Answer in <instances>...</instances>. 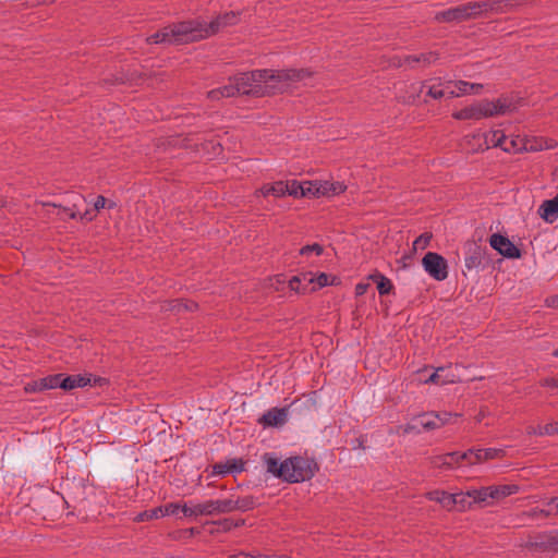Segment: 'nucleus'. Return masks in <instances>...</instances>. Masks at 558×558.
I'll list each match as a JSON object with an SVG mask.
<instances>
[{
  "instance_id": "1",
  "label": "nucleus",
  "mask_w": 558,
  "mask_h": 558,
  "mask_svg": "<svg viewBox=\"0 0 558 558\" xmlns=\"http://www.w3.org/2000/svg\"><path fill=\"white\" fill-rule=\"evenodd\" d=\"M312 75L307 69L253 70L233 75L239 95L265 97L281 94L290 82H300Z\"/></svg>"
},
{
  "instance_id": "2",
  "label": "nucleus",
  "mask_w": 558,
  "mask_h": 558,
  "mask_svg": "<svg viewBox=\"0 0 558 558\" xmlns=\"http://www.w3.org/2000/svg\"><path fill=\"white\" fill-rule=\"evenodd\" d=\"M225 27L219 15L210 23H206L199 19L186 20L162 27L148 36L146 41L149 45H185L211 37Z\"/></svg>"
},
{
  "instance_id": "3",
  "label": "nucleus",
  "mask_w": 558,
  "mask_h": 558,
  "mask_svg": "<svg viewBox=\"0 0 558 558\" xmlns=\"http://www.w3.org/2000/svg\"><path fill=\"white\" fill-rule=\"evenodd\" d=\"M287 464L288 474L286 477V483L290 484L310 481L319 470L318 464L314 459L301 456L288 458Z\"/></svg>"
},
{
  "instance_id": "4",
  "label": "nucleus",
  "mask_w": 558,
  "mask_h": 558,
  "mask_svg": "<svg viewBox=\"0 0 558 558\" xmlns=\"http://www.w3.org/2000/svg\"><path fill=\"white\" fill-rule=\"evenodd\" d=\"M438 23H462L470 20L476 19V12L474 11L473 3L466 2L453 8H449L444 11H439L434 16Z\"/></svg>"
},
{
  "instance_id": "5",
  "label": "nucleus",
  "mask_w": 558,
  "mask_h": 558,
  "mask_svg": "<svg viewBox=\"0 0 558 558\" xmlns=\"http://www.w3.org/2000/svg\"><path fill=\"white\" fill-rule=\"evenodd\" d=\"M422 266L428 276L437 281L448 278L447 259L436 252H427L422 258Z\"/></svg>"
},
{
  "instance_id": "6",
  "label": "nucleus",
  "mask_w": 558,
  "mask_h": 558,
  "mask_svg": "<svg viewBox=\"0 0 558 558\" xmlns=\"http://www.w3.org/2000/svg\"><path fill=\"white\" fill-rule=\"evenodd\" d=\"M476 19L486 16L487 13L502 14L509 12L518 3L515 0H484L472 1Z\"/></svg>"
},
{
  "instance_id": "7",
  "label": "nucleus",
  "mask_w": 558,
  "mask_h": 558,
  "mask_svg": "<svg viewBox=\"0 0 558 558\" xmlns=\"http://www.w3.org/2000/svg\"><path fill=\"white\" fill-rule=\"evenodd\" d=\"M490 246L497 251L501 256L509 259H519L522 256V251L514 245L506 235L494 233L489 238Z\"/></svg>"
},
{
  "instance_id": "8",
  "label": "nucleus",
  "mask_w": 558,
  "mask_h": 558,
  "mask_svg": "<svg viewBox=\"0 0 558 558\" xmlns=\"http://www.w3.org/2000/svg\"><path fill=\"white\" fill-rule=\"evenodd\" d=\"M465 248V267L469 270L483 267L484 268V260L487 256V247L481 245L476 241H468L464 245Z\"/></svg>"
},
{
  "instance_id": "9",
  "label": "nucleus",
  "mask_w": 558,
  "mask_h": 558,
  "mask_svg": "<svg viewBox=\"0 0 558 558\" xmlns=\"http://www.w3.org/2000/svg\"><path fill=\"white\" fill-rule=\"evenodd\" d=\"M488 99H482L470 106L452 113L456 120H481L492 117V111L487 108Z\"/></svg>"
},
{
  "instance_id": "10",
  "label": "nucleus",
  "mask_w": 558,
  "mask_h": 558,
  "mask_svg": "<svg viewBox=\"0 0 558 558\" xmlns=\"http://www.w3.org/2000/svg\"><path fill=\"white\" fill-rule=\"evenodd\" d=\"M262 461L266 466L267 473L271 474L278 480H281L282 482H286V477L288 474L287 459L280 461V459L277 458L275 452H265L262 456Z\"/></svg>"
},
{
  "instance_id": "11",
  "label": "nucleus",
  "mask_w": 558,
  "mask_h": 558,
  "mask_svg": "<svg viewBox=\"0 0 558 558\" xmlns=\"http://www.w3.org/2000/svg\"><path fill=\"white\" fill-rule=\"evenodd\" d=\"M58 376L59 388L65 391L92 385V374L65 375L63 373H59Z\"/></svg>"
},
{
  "instance_id": "12",
  "label": "nucleus",
  "mask_w": 558,
  "mask_h": 558,
  "mask_svg": "<svg viewBox=\"0 0 558 558\" xmlns=\"http://www.w3.org/2000/svg\"><path fill=\"white\" fill-rule=\"evenodd\" d=\"M526 548L534 551H554L558 553V531L545 534L535 542H529Z\"/></svg>"
},
{
  "instance_id": "13",
  "label": "nucleus",
  "mask_w": 558,
  "mask_h": 558,
  "mask_svg": "<svg viewBox=\"0 0 558 558\" xmlns=\"http://www.w3.org/2000/svg\"><path fill=\"white\" fill-rule=\"evenodd\" d=\"M288 408H271L258 420L264 427H277L286 423L288 417Z\"/></svg>"
},
{
  "instance_id": "14",
  "label": "nucleus",
  "mask_w": 558,
  "mask_h": 558,
  "mask_svg": "<svg viewBox=\"0 0 558 558\" xmlns=\"http://www.w3.org/2000/svg\"><path fill=\"white\" fill-rule=\"evenodd\" d=\"M59 376L58 374L48 375L44 378L27 383L24 387L25 392L34 393L40 392L48 389L59 388Z\"/></svg>"
},
{
  "instance_id": "15",
  "label": "nucleus",
  "mask_w": 558,
  "mask_h": 558,
  "mask_svg": "<svg viewBox=\"0 0 558 558\" xmlns=\"http://www.w3.org/2000/svg\"><path fill=\"white\" fill-rule=\"evenodd\" d=\"M537 213L545 222L554 223L558 218V193L554 198L544 201Z\"/></svg>"
},
{
  "instance_id": "16",
  "label": "nucleus",
  "mask_w": 558,
  "mask_h": 558,
  "mask_svg": "<svg viewBox=\"0 0 558 558\" xmlns=\"http://www.w3.org/2000/svg\"><path fill=\"white\" fill-rule=\"evenodd\" d=\"M450 416L449 413H444V416H440V414L436 413H423L418 415L420 417V425L423 427V430H434L437 428H440L445 425V423L448 421V417Z\"/></svg>"
},
{
  "instance_id": "17",
  "label": "nucleus",
  "mask_w": 558,
  "mask_h": 558,
  "mask_svg": "<svg viewBox=\"0 0 558 558\" xmlns=\"http://www.w3.org/2000/svg\"><path fill=\"white\" fill-rule=\"evenodd\" d=\"M457 381V376L452 374L451 366H441L434 371L425 383L446 385Z\"/></svg>"
},
{
  "instance_id": "18",
  "label": "nucleus",
  "mask_w": 558,
  "mask_h": 558,
  "mask_svg": "<svg viewBox=\"0 0 558 558\" xmlns=\"http://www.w3.org/2000/svg\"><path fill=\"white\" fill-rule=\"evenodd\" d=\"M239 87L235 86V82L233 81V76L229 77V83L211 89L208 92L207 97L211 100H219L223 97H234L239 95Z\"/></svg>"
},
{
  "instance_id": "19",
  "label": "nucleus",
  "mask_w": 558,
  "mask_h": 558,
  "mask_svg": "<svg viewBox=\"0 0 558 558\" xmlns=\"http://www.w3.org/2000/svg\"><path fill=\"white\" fill-rule=\"evenodd\" d=\"M207 515H218L232 512V498L206 500Z\"/></svg>"
},
{
  "instance_id": "20",
  "label": "nucleus",
  "mask_w": 558,
  "mask_h": 558,
  "mask_svg": "<svg viewBox=\"0 0 558 558\" xmlns=\"http://www.w3.org/2000/svg\"><path fill=\"white\" fill-rule=\"evenodd\" d=\"M425 497L428 500L436 501V502L440 504L441 507L448 511L453 510V504H452V500H454L453 494H450L448 492L440 490V489H435V490L427 492L425 494Z\"/></svg>"
},
{
  "instance_id": "21",
  "label": "nucleus",
  "mask_w": 558,
  "mask_h": 558,
  "mask_svg": "<svg viewBox=\"0 0 558 558\" xmlns=\"http://www.w3.org/2000/svg\"><path fill=\"white\" fill-rule=\"evenodd\" d=\"M368 279L376 283L379 295H388L395 290L391 280L377 270L371 274Z\"/></svg>"
},
{
  "instance_id": "22",
  "label": "nucleus",
  "mask_w": 558,
  "mask_h": 558,
  "mask_svg": "<svg viewBox=\"0 0 558 558\" xmlns=\"http://www.w3.org/2000/svg\"><path fill=\"white\" fill-rule=\"evenodd\" d=\"M487 108L492 111V117H494L512 111L514 109V106L508 97L501 96L495 101L488 100Z\"/></svg>"
},
{
  "instance_id": "23",
  "label": "nucleus",
  "mask_w": 558,
  "mask_h": 558,
  "mask_svg": "<svg viewBox=\"0 0 558 558\" xmlns=\"http://www.w3.org/2000/svg\"><path fill=\"white\" fill-rule=\"evenodd\" d=\"M524 140L525 137H521L520 135L513 136L510 140L507 138V144L504 145L502 150L506 153L519 154L535 149L534 146L526 147V142H524Z\"/></svg>"
},
{
  "instance_id": "24",
  "label": "nucleus",
  "mask_w": 558,
  "mask_h": 558,
  "mask_svg": "<svg viewBox=\"0 0 558 558\" xmlns=\"http://www.w3.org/2000/svg\"><path fill=\"white\" fill-rule=\"evenodd\" d=\"M520 487L517 484H504L498 486H490V495L492 499H502L505 497L514 495L519 493Z\"/></svg>"
},
{
  "instance_id": "25",
  "label": "nucleus",
  "mask_w": 558,
  "mask_h": 558,
  "mask_svg": "<svg viewBox=\"0 0 558 558\" xmlns=\"http://www.w3.org/2000/svg\"><path fill=\"white\" fill-rule=\"evenodd\" d=\"M232 512L235 510L246 512L255 509L259 504L257 501V498H255L252 495H248L244 497H238L236 499H232Z\"/></svg>"
},
{
  "instance_id": "26",
  "label": "nucleus",
  "mask_w": 558,
  "mask_h": 558,
  "mask_svg": "<svg viewBox=\"0 0 558 558\" xmlns=\"http://www.w3.org/2000/svg\"><path fill=\"white\" fill-rule=\"evenodd\" d=\"M438 60V53L436 51L423 52L420 54L407 56L404 57V63L412 65L414 63H422L424 65H428Z\"/></svg>"
},
{
  "instance_id": "27",
  "label": "nucleus",
  "mask_w": 558,
  "mask_h": 558,
  "mask_svg": "<svg viewBox=\"0 0 558 558\" xmlns=\"http://www.w3.org/2000/svg\"><path fill=\"white\" fill-rule=\"evenodd\" d=\"M287 191L289 190L286 182L283 181H277L272 184H265L260 189V192L264 196L272 195L276 197L284 196L287 194Z\"/></svg>"
},
{
  "instance_id": "28",
  "label": "nucleus",
  "mask_w": 558,
  "mask_h": 558,
  "mask_svg": "<svg viewBox=\"0 0 558 558\" xmlns=\"http://www.w3.org/2000/svg\"><path fill=\"white\" fill-rule=\"evenodd\" d=\"M471 496L470 492L453 494V510L465 511L466 509H470L473 505Z\"/></svg>"
},
{
  "instance_id": "29",
  "label": "nucleus",
  "mask_w": 558,
  "mask_h": 558,
  "mask_svg": "<svg viewBox=\"0 0 558 558\" xmlns=\"http://www.w3.org/2000/svg\"><path fill=\"white\" fill-rule=\"evenodd\" d=\"M477 456L475 454V460L478 461V463L493 460L496 458H501L505 456V450L499 448H486V449H476Z\"/></svg>"
},
{
  "instance_id": "30",
  "label": "nucleus",
  "mask_w": 558,
  "mask_h": 558,
  "mask_svg": "<svg viewBox=\"0 0 558 558\" xmlns=\"http://www.w3.org/2000/svg\"><path fill=\"white\" fill-rule=\"evenodd\" d=\"M182 512L184 517H198V515H207V505L206 501L199 502L196 505L189 506L187 504L182 505Z\"/></svg>"
},
{
  "instance_id": "31",
  "label": "nucleus",
  "mask_w": 558,
  "mask_h": 558,
  "mask_svg": "<svg viewBox=\"0 0 558 558\" xmlns=\"http://www.w3.org/2000/svg\"><path fill=\"white\" fill-rule=\"evenodd\" d=\"M448 87L441 88L439 85H432L428 87L427 96L434 99H441L446 97L447 99H451L454 97H459V94L456 90H447Z\"/></svg>"
},
{
  "instance_id": "32",
  "label": "nucleus",
  "mask_w": 558,
  "mask_h": 558,
  "mask_svg": "<svg viewBox=\"0 0 558 558\" xmlns=\"http://www.w3.org/2000/svg\"><path fill=\"white\" fill-rule=\"evenodd\" d=\"M454 86L458 89V94L465 95V94H480V92L483 89V85L478 83H470L466 81H457L454 83Z\"/></svg>"
},
{
  "instance_id": "33",
  "label": "nucleus",
  "mask_w": 558,
  "mask_h": 558,
  "mask_svg": "<svg viewBox=\"0 0 558 558\" xmlns=\"http://www.w3.org/2000/svg\"><path fill=\"white\" fill-rule=\"evenodd\" d=\"M529 435H537V436H544V435H555L558 434V422L548 423L544 426L538 425L537 427H530L527 430Z\"/></svg>"
},
{
  "instance_id": "34",
  "label": "nucleus",
  "mask_w": 558,
  "mask_h": 558,
  "mask_svg": "<svg viewBox=\"0 0 558 558\" xmlns=\"http://www.w3.org/2000/svg\"><path fill=\"white\" fill-rule=\"evenodd\" d=\"M129 81V77L123 72H118L108 75L107 77L102 78L100 81V84L102 86H116V85H123Z\"/></svg>"
},
{
  "instance_id": "35",
  "label": "nucleus",
  "mask_w": 558,
  "mask_h": 558,
  "mask_svg": "<svg viewBox=\"0 0 558 558\" xmlns=\"http://www.w3.org/2000/svg\"><path fill=\"white\" fill-rule=\"evenodd\" d=\"M493 147H500L502 149L504 145L507 144V136L501 130H494L490 132L489 136L486 137Z\"/></svg>"
},
{
  "instance_id": "36",
  "label": "nucleus",
  "mask_w": 558,
  "mask_h": 558,
  "mask_svg": "<svg viewBox=\"0 0 558 558\" xmlns=\"http://www.w3.org/2000/svg\"><path fill=\"white\" fill-rule=\"evenodd\" d=\"M524 142H526V147L529 146H534L535 149H532L531 151H539V150H543V149H549V148H553L554 146L551 144L548 143L547 140L543 138V137H533V138H529V137H525Z\"/></svg>"
},
{
  "instance_id": "37",
  "label": "nucleus",
  "mask_w": 558,
  "mask_h": 558,
  "mask_svg": "<svg viewBox=\"0 0 558 558\" xmlns=\"http://www.w3.org/2000/svg\"><path fill=\"white\" fill-rule=\"evenodd\" d=\"M288 190L287 194L293 197H303L304 196V187L303 182H299L296 180H291L286 182Z\"/></svg>"
},
{
  "instance_id": "38",
  "label": "nucleus",
  "mask_w": 558,
  "mask_h": 558,
  "mask_svg": "<svg viewBox=\"0 0 558 558\" xmlns=\"http://www.w3.org/2000/svg\"><path fill=\"white\" fill-rule=\"evenodd\" d=\"M158 518H162V510L160 507H156L154 509H148V510H145V511L138 513L136 517V521L143 522V521H148V520L158 519Z\"/></svg>"
},
{
  "instance_id": "39",
  "label": "nucleus",
  "mask_w": 558,
  "mask_h": 558,
  "mask_svg": "<svg viewBox=\"0 0 558 558\" xmlns=\"http://www.w3.org/2000/svg\"><path fill=\"white\" fill-rule=\"evenodd\" d=\"M490 492V486L488 487H482L481 489H473L471 490V497L473 504H481L485 502L488 498H490V495L488 494Z\"/></svg>"
},
{
  "instance_id": "40",
  "label": "nucleus",
  "mask_w": 558,
  "mask_h": 558,
  "mask_svg": "<svg viewBox=\"0 0 558 558\" xmlns=\"http://www.w3.org/2000/svg\"><path fill=\"white\" fill-rule=\"evenodd\" d=\"M314 253L316 256H320L324 253V246L319 243H313L302 246L299 250V255L308 256Z\"/></svg>"
},
{
  "instance_id": "41",
  "label": "nucleus",
  "mask_w": 558,
  "mask_h": 558,
  "mask_svg": "<svg viewBox=\"0 0 558 558\" xmlns=\"http://www.w3.org/2000/svg\"><path fill=\"white\" fill-rule=\"evenodd\" d=\"M227 468L225 472L228 474L241 473L244 471L245 462L242 459H230L226 462Z\"/></svg>"
},
{
  "instance_id": "42",
  "label": "nucleus",
  "mask_w": 558,
  "mask_h": 558,
  "mask_svg": "<svg viewBox=\"0 0 558 558\" xmlns=\"http://www.w3.org/2000/svg\"><path fill=\"white\" fill-rule=\"evenodd\" d=\"M403 434H420L423 430V427L420 425L418 415L413 417L411 422L401 426Z\"/></svg>"
},
{
  "instance_id": "43",
  "label": "nucleus",
  "mask_w": 558,
  "mask_h": 558,
  "mask_svg": "<svg viewBox=\"0 0 558 558\" xmlns=\"http://www.w3.org/2000/svg\"><path fill=\"white\" fill-rule=\"evenodd\" d=\"M526 514L530 518H538V517L547 518V517H550V515H554L557 513H556V509L554 508V506H551V507H547L544 509L533 508L530 511H527Z\"/></svg>"
},
{
  "instance_id": "44",
  "label": "nucleus",
  "mask_w": 558,
  "mask_h": 558,
  "mask_svg": "<svg viewBox=\"0 0 558 558\" xmlns=\"http://www.w3.org/2000/svg\"><path fill=\"white\" fill-rule=\"evenodd\" d=\"M433 234L430 232H424L420 236H417L413 242V251L424 250L429 244Z\"/></svg>"
},
{
  "instance_id": "45",
  "label": "nucleus",
  "mask_w": 558,
  "mask_h": 558,
  "mask_svg": "<svg viewBox=\"0 0 558 558\" xmlns=\"http://www.w3.org/2000/svg\"><path fill=\"white\" fill-rule=\"evenodd\" d=\"M430 463L434 468H437V469H452L453 468V462H448L446 453L433 457L430 460Z\"/></svg>"
},
{
  "instance_id": "46",
  "label": "nucleus",
  "mask_w": 558,
  "mask_h": 558,
  "mask_svg": "<svg viewBox=\"0 0 558 558\" xmlns=\"http://www.w3.org/2000/svg\"><path fill=\"white\" fill-rule=\"evenodd\" d=\"M329 277L330 275L326 272H319L317 277H314V283H316V286H312L310 292H315L320 288L329 286Z\"/></svg>"
},
{
  "instance_id": "47",
  "label": "nucleus",
  "mask_w": 558,
  "mask_h": 558,
  "mask_svg": "<svg viewBox=\"0 0 558 558\" xmlns=\"http://www.w3.org/2000/svg\"><path fill=\"white\" fill-rule=\"evenodd\" d=\"M289 287L292 291H295L296 293L305 294L307 293V286L302 284L301 276H293L289 280Z\"/></svg>"
},
{
  "instance_id": "48",
  "label": "nucleus",
  "mask_w": 558,
  "mask_h": 558,
  "mask_svg": "<svg viewBox=\"0 0 558 558\" xmlns=\"http://www.w3.org/2000/svg\"><path fill=\"white\" fill-rule=\"evenodd\" d=\"M239 15H240V13L230 11V12L220 14L219 16H220V20L222 21V24H225V26L227 27V26L236 25L239 22Z\"/></svg>"
},
{
  "instance_id": "49",
  "label": "nucleus",
  "mask_w": 558,
  "mask_h": 558,
  "mask_svg": "<svg viewBox=\"0 0 558 558\" xmlns=\"http://www.w3.org/2000/svg\"><path fill=\"white\" fill-rule=\"evenodd\" d=\"M159 507L162 510V517L175 515L179 513V511H182V505L178 502H169Z\"/></svg>"
},
{
  "instance_id": "50",
  "label": "nucleus",
  "mask_w": 558,
  "mask_h": 558,
  "mask_svg": "<svg viewBox=\"0 0 558 558\" xmlns=\"http://www.w3.org/2000/svg\"><path fill=\"white\" fill-rule=\"evenodd\" d=\"M475 454L477 456V450L474 448H471L464 452H461V456H459L462 460V463L465 462L469 465H474L478 463L477 460H475Z\"/></svg>"
},
{
  "instance_id": "51",
  "label": "nucleus",
  "mask_w": 558,
  "mask_h": 558,
  "mask_svg": "<svg viewBox=\"0 0 558 558\" xmlns=\"http://www.w3.org/2000/svg\"><path fill=\"white\" fill-rule=\"evenodd\" d=\"M304 196L303 197H318V194L315 191L317 187L316 181H304Z\"/></svg>"
},
{
  "instance_id": "52",
  "label": "nucleus",
  "mask_w": 558,
  "mask_h": 558,
  "mask_svg": "<svg viewBox=\"0 0 558 558\" xmlns=\"http://www.w3.org/2000/svg\"><path fill=\"white\" fill-rule=\"evenodd\" d=\"M317 187H315L318 197L320 196H330V186L329 181H316Z\"/></svg>"
},
{
  "instance_id": "53",
  "label": "nucleus",
  "mask_w": 558,
  "mask_h": 558,
  "mask_svg": "<svg viewBox=\"0 0 558 558\" xmlns=\"http://www.w3.org/2000/svg\"><path fill=\"white\" fill-rule=\"evenodd\" d=\"M328 186H330V196L339 195L347 190V185H344V183L339 182V181H336V182L329 181Z\"/></svg>"
},
{
  "instance_id": "54",
  "label": "nucleus",
  "mask_w": 558,
  "mask_h": 558,
  "mask_svg": "<svg viewBox=\"0 0 558 558\" xmlns=\"http://www.w3.org/2000/svg\"><path fill=\"white\" fill-rule=\"evenodd\" d=\"M365 442H366V437L364 435H361L354 439H352L350 441V445H351V449L352 450H356V449H362L364 450L365 449Z\"/></svg>"
},
{
  "instance_id": "55",
  "label": "nucleus",
  "mask_w": 558,
  "mask_h": 558,
  "mask_svg": "<svg viewBox=\"0 0 558 558\" xmlns=\"http://www.w3.org/2000/svg\"><path fill=\"white\" fill-rule=\"evenodd\" d=\"M301 276L302 284L307 286V292H310L311 286L314 283V276L312 272H302Z\"/></svg>"
},
{
  "instance_id": "56",
  "label": "nucleus",
  "mask_w": 558,
  "mask_h": 558,
  "mask_svg": "<svg viewBox=\"0 0 558 558\" xmlns=\"http://www.w3.org/2000/svg\"><path fill=\"white\" fill-rule=\"evenodd\" d=\"M459 456H461L460 451H452L446 453L448 462H453V466L462 463V460Z\"/></svg>"
},
{
  "instance_id": "57",
  "label": "nucleus",
  "mask_w": 558,
  "mask_h": 558,
  "mask_svg": "<svg viewBox=\"0 0 558 558\" xmlns=\"http://www.w3.org/2000/svg\"><path fill=\"white\" fill-rule=\"evenodd\" d=\"M108 203V199L102 196L98 195L95 203H94V211H99L100 209L105 208Z\"/></svg>"
},
{
  "instance_id": "58",
  "label": "nucleus",
  "mask_w": 558,
  "mask_h": 558,
  "mask_svg": "<svg viewBox=\"0 0 558 558\" xmlns=\"http://www.w3.org/2000/svg\"><path fill=\"white\" fill-rule=\"evenodd\" d=\"M179 306L184 307L185 311L193 312V311L197 310L198 304L191 300H184L179 303Z\"/></svg>"
},
{
  "instance_id": "59",
  "label": "nucleus",
  "mask_w": 558,
  "mask_h": 558,
  "mask_svg": "<svg viewBox=\"0 0 558 558\" xmlns=\"http://www.w3.org/2000/svg\"><path fill=\"white\" fill-rule=\"evenodd\" d=\"M542 387L558 388V378L546 377L541 381Z\"/></svg>"
},
{
  "instance_id": "60",
  "label": "nucleus",
  "mask_w": 558,
  "mask_h": 558,
  "mask_svg": "<svg viewBox=\"0 0 558 558\" xmlns=\"http://www.w3.org/2000/svg\"><path fill=\"white\" fill-rule=\"evenodd\" d=\"M216 523L219 524L225 532L231 531L233 529V525H232L233 520L232 519H222V520L217 521Z\"/></svg>"
},
{
  "instance_id": "61",
  "label": "nucleus",
  "mask_w": 558,
  "mask_h": 558,
  "mask_svg": "<svg viewBox=\"0 0 558 558\" xmlns=\"http://www.w3.org/2000/svg\"><path fill=\"white\" fill-rule=\"evenodd\" d=\"M369 283H363V282H360L355 286V295L356 296H361L363 294H365L369 288Z\"/></svg>"
},
{
  "instance_id": "62",
  "label": "nucleus",
  "mask_w": 558,
  "mask_h": 558,
  "mask_svg": "<svg viewBox=\"0 0 558 558\" xmlns=\"http://www.w3.org/2000/svg\"><path fill=\"white\" fill-rule=\"evenodd\" d=\"M545 305L550 308H558V294L546 298Z\"/></svg>"
},
{
  "instance_id": "63",
  "label": "nucleus",
  "mask_w": 558,
  "mask_h": 558,
  "mask_svg": "<svg viewBox=\"0 0 558 558\" xmlns=\"http://www.w3.org/2000/svg\"><path fill=\"white\" fill-rule=\"evenodd\" d=\"M226 468H227L226 463H216L214 465V474H218V475H226V474H228V472H225Z\"/></svg>"
},
{
  "instance_id": "64",
  "label": "nucleus",
  "mask_w": 558,
  "mask_h": 558,
  "mask_svg": "<svg viewBox=\"0 0 558 558\" xmlns=\"http://www.w3.org/2000/svg\"><path fill=\"white\" fill-rule=\"evenodd\" d=\"M95 211L93 209H87L85 210L84 214L80 215V219L81 220H87V221H92L95 217Z\"/></svg>"
}]
</instances>
